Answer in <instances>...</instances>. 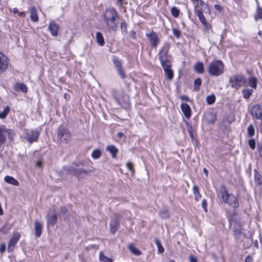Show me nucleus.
Instances as JSON below:
<instances>
[{"label": "nucleus", "mask_w": 262, "mask_h": 262, "mask_svg": "<svg viewBox=\"0 0 262 262\" xmlns=\"http://www.w3.org/2000/svg\"><path fill=\"white\" fill-rule=\"evenodd\" d=\"M257 78L255 77H251L249 79V85L250 86L256 89L257 88Z\"/></svg>", "instance_id": "obj_33"}, {"label": "nucleus", "mask_w": 262, "mask_h": 262, "mask_svg": "<svg viewBox=\"0 0 262 262\" xmlns=\"http://www.w3.org/2000/svg\"><path fill=\"white\" fill-rule=\"evenodd\" d=\"M48 29L53 36H57L58 35L59 27L55 23L51 22L48 26Z\"/></svg>", "instance_id": "obj_20"}, {"label": "nucleus", "mask_w": 262, "mask_h": 262, "mask_svg": "<svg viewBox=\"0 0 262 262\" xmlns=\"http://www.w3.org/2000/svg\"><path fill=\"white\" fill-rule=\"evenodd\" d=\"M14 89L16 91H21L23 93H27L28 91V88L27 86L23 83L17 82L14 86Z\"/></svg>", "instance_id": "obj_22"}, {"label": "nucleus", "mask_w": 262, "mask_h": 262, "mask_svg": "<svg viewBox=\"0 0 262 262\" xmlns=\"http://www.w3.org/2000/svg\"><path fill=\"white\" fill-rule=\"evenodd\" d=\"M116 99L120 103H124L125 104L128 105L129 103V97L126 94H125L121 97H116Z\"/></svg>", "instance_id": "obj_29"}, {"label": "nucleus", "mask_w": 262, "mask_h": 262, "mask_svg": "<svg viewBox=\"0 0 262 262\" xmlns=\"http://www.w3.org/2000/svg\"><path fill=\"white\" fill-rule=\"evenodd\" d=\"M202 83V80L200 78L196 79L194 81V89L198 91Z\"/></svg>", "instance_id": "obj_42"}, {"label": "nucleus", "mask_w": 262, "mask_h": 262, "mask_svg": "<svg viewBox=\"0 0 262 262\" xmlns=\"http://www.w3.org/2000/svg\"><path fill=\"white\" fill-rule=\"evenodd\" d=\"M101 152L99 149L94 150L92 154V157L95 159H98L101 156Z\"/></svg>", "instance_id": "obj_43"}, {"label": "nucleus", "mask_w": 262, "mask_h": 262, "mask_svg": "<svg viewBox=\"0 0 262 262\" xmlns=\"http://www.w3.org/2000/svg\"><path fill=\"white\" fill-rule=\"evenodd\" d=\"M229 82L232 88L238 90L246 85V80L242 75H236L230 78Z\"/></svg>", "instance_id": "obj_4"}, {"label": "nucleus", "mask_w": 262, "mask_h": 262, "mask_svg": "<svg viewBox=\"0 0 262 262\" xmlns=\"http://www.w3.org/2000/svg\"><path fill=\"white\" fill-rule=\"evenodd\" d=\"M215 100V96L213 95L208 96L206 97V101L208 104H212Z\"/></svg>", "instance_id": "obj_47"}, {"label": "nucleus", "mask_w": 262, "mask_h": 262, "mask_svg": "<svg viewBox=\"0 0 262 262\" xmlns=\"http://www.w3.org/2000/svg\"><path fill=\"white\" fill-rule=\"evenodd\" d=\"M4 179L7 183L14 186H17L19 184L17 180L11 176H7L5 177Z\"/></svg>", "instance_id": "obj_28"}, {"label": "nucleus", "mask_w": 262, "mask_h": 262, "mask_svg": "<svg viewBox=\"0 0 262 262\" xmlns=\"http://www.w3.org/2000/svg\"><path fill=\"white\" fill-rule=\"evenodd\" d=\"M162 66L163 68L164 71H165L167 78L168 79H171L173 77V71L170 68L171 67L169 64V62L162 64Z\"/></svg>", "instance_id": "obj_14"}, {"label": "nucleus", "mask_w": 262, "mask_h": 262, "mask_svg": "<svg viewBox=\"0 0 262 262\" xmlns=\"http://www.w3.org/2000/svg\"><path fill=\"white\" fill-rule=\"evenodd\" d=\"M146 36L148 38L151 46L156 48L160 42V39L156 33L151 32L146 34Z\"/></svg>", "instance_id": "obj_9"}, {"label": "nucleus", "mask_w": 262, "mask_h": 262, "mask_svg": "<svg viewBox=\"0 0 262 262\" xmlns=\"http://www.w3.org/2000/svg\"><path fill=\"white\" fill-rule=\"evenodd\" d=\"M96 37L98 43L103 46L104 45V40L102 33L99 32H97Z\"/></svg>", "instance_id": "obj_31"}, {"label": "nucleus", "mask_w": 262, "mask_h": 262, "mask_svg": "<svg viewBox=\"0 0 262 262\" xmlns=\"http://www.w3.org/2000/svg\"><path fill=\"white\" fill-rule=\"evenodd\" d=\"M111 232L112 234H114L118 229L119 222L117 219H113L110 224Z\"/></svg>", "instance_id": "obj_21"}, {"label": "nucleus", "mask_w": 262, "mask_h": 262, "mask_svg": "<svg viewBox=\"0 0 262 262\" xmlns=\"http://www.w3.org/2000/svg\"><path fill=\"white\" fill-rule=\"evenodd\" d=\"M193 190L195 196V200L196 201H198L201 198V194L199 192L198 187L196 185L193 186Z\"/></svg>", "instance_id": "obj_35"}, {"label": "nucleus", "mask_w": 262, "mask_h": 262, "mask_svg": "<svg viewBox=\"0 0 262 262\" xmlns=\"http://www.w3.org/2000/svg\"><path fill=\"white\" fill-rule=\"evenodd\" d=\"M124 1V0H117V5L119 7H121L122 6Z\"/></svg>", "instance_id": "obj_58"}, {"label": "nucleus", "mask_w": 262, "mask_h": 262, "mask_svg": "<svg viewBox=\"0 0 262 262\" xmlns=\"http://www.w3.org/2000/svg\"><path fill=\"white\" fill-rule=\"evenodd\" d=\"M70 171H71L73 173L77 175V176H81L83 173L87 174L88 172H93L94 170V169L93 168L92 169L89 170L88 171H86L85 169L81 168V169H69Z\"/></svg>", "instance_id": "obj_23"}, {"label": "nucleus", "mask_w": 262, "mask_h": 262, "mask_svg": "<svg viewBox=\"0 0 262 262\" xmlns=\"http://www.w3.org/2000/svg\"><path fill=\"white\" fill-rule=\"evenodd\" d=\"M258 150L260 156L262 157V144L258 146Z\"/></svg>", "instance_id": "obj_54"}, {"label": "nucleus", "mask_w": 262, "mask_h": 262, "mask_svg": "<svg viewBox=\"0 0 262 262\" xmlns=\"http://www.w3.org/2000/svg\"><path fill=\"white\" fill-rule=\"evenodd\" d=\"M102 17L108 30L116 32L118 29L117 11L113 8H108L103 13Z\"/></svg>", "instance_id": "obj_1"}, {"label": "nucleus", "mask_w": 262, "mask_h": 262, "mask_svg": "<svg viewBox=\"0 0 262 262\" xmlns=\"http://www.w3.org/2000/svg\"><path fill=\"white\" fill-rule=\"evenodd\" d=\"M120 28L123 34L127 33V27L125 22H122L120 25Z\"/></svg>", "instance_id": "obj_48"}, {"label": "nucleus", "mask_w": 262, "mask_h": 262, "mask_svg": "<svg viewBox=\"0 0 262 262\" xmlns=\"http://www.w3.org/2000/svg\"><path fill=\"white\" fill-rule=\"evenodd\" d=\"M180 10L175 7H173L171 9V13L174 17H178L180 14Z\"/></svg>", "instance_id": "obj_40"}, {"label": "nucleus", "mask_w": 262, "mask_h": 262, "mask_svg": "<svg viewBox=\"0 0 262 262\" xmlns=\"http://www.w3.org/2000/svg\"><path fill=\"white\" fill-rule=\"evenodd\" d=\"M203 171L205 173L206 176H208V171H207V169L205 168H204Z\"/></svg>", "instance_id": "obj_64"}, {"label": "nucleus", "mask_w": 262, "mask_h": 262, "mask_svg": "<svg viewBox=\"0 0 262 262\" xmlns=\"http://www.w3.org/2000/svg\"><path fill=\"white\" fill-rule=\"evenodd\" d=\"M6 140V139L5 136L3 134V130L0 127V147L5 143Z\"/></svg>", "instance_id": "obj_46"}, {"label": "nucleus", "mask_w": 262, "mask_h": 262, "mask_svg": "<svg viewBox=\"0 0 262 262\" xmlns=\"http://www.w3.org/2000/svg\"><path fill=\"white\" fill-rule=\"evenodd\" d=\"M234 235L237 240H240L242 239V235H243L244 237H247L249 234L246 235V233H244V229L241 228L240 225H237L234 228Z\"/></svg>", "instance_id": "obj_13"}, {"label": "nucleus", "mask_w": 262, "mask_h": 262, "mask_svg": "<svg viewBox=\"0 0 262 262\" xmlns=\"http://www.w3.org/2000/svg\"><path fill=\"white\" fill-rule=\"evenodd\" d=\"M20 237V235L18 233H14L12 237L10 239L8 246V250L9 251H12L14 249L15 244L17 243Z\"/></svg>", "instance_id": "obj_11"}, {"label": "nucleus", "mask_w": 262, "mask_h": 262, "mask_svg": "<svg viewBox=\"0 0 262 262\" xmlns=\"http://www.w3.org/2000/svg\"><path fill=\"white\" fill-rule=\"evenodd\" d=\"M205 119L209 123H214L216 120V115L213 113H208L205 115Z\"/></svg>", "instance_id": "obj_26"}, {"label": "nucleus", "mask_w": 262, "mask_h": 262, "mask_svg": "<svg viewBox=\"0 0 262 262\" xmlns=\"http://www.w3.org/2000/svg\"><path fill=\"white\" fill-rule=\"evenodd\" d=\"M173 34L174 36H175L177 38H179L181 35V32L179 30L177 29H173Z\"/></svg>", "instance_id": "obj_50"}, {"label": "nucleus", "mask_w": 262, "mask_h": 262, "mask_svg": "<svg viewBox=\"0 0 262 262\" xmlns=\"http://www.w3.org/2000/svg\"><path fill=\"white\" fill-rule=\"evenodd\" d=\"M224 65L221 60H214L210 62L207 71L211 76H217L223 73Z\"/></svg>", "instance_id": "obj_3"}, {"label": "nucleus", "mask_w": 262, "mask_h": 262, "mask_svg": "<svg viewBox=\"0 0 262 262\" xmlns=\"http://www.w3.org/2000/svg\"><path fill=\"white\" fill-rule=\"evenodd\" d=\"M181 99L182 100H185L186 101H188L189 100V98L188 97L186 96H182L181 97Z\"/></svg>", "instance_id": "obj_59"}, {"label": "nucleus", "mask_w": 262, "mask_h": 262, "mask_svg": "<svg viewBox=\"0 0 262 262\" xmlns=\"http://www.w3.org/2000/svg\"><path fill=\"white\" fill-rule=\"evenodd\" d=\"M214 8L219 11H221L222 10V7L219 5H215Z\"/></svg>", "instance_id": "obj_57"}, {"label": "nucleus", "mask_w": 262, "mask_h": 262, "mask_svg": "<svg viewBox=\"0 0 262 262\" xmlns=\"http://www.w3.org/2000/svg\"><path fill=\"white\" fill-rule=\"evenodd\" d=\"M127 168L131 171L133 173L134 172V170L133 166V164L131 162H127L126 164Z\"/></svg>", "instance_id": "obj_51"}, {"label": "nucleus", "mask_w": 262, "mask_h": 262, "mask_svg": "<svg viewBox=\"0 0 262 262\" xmlns=\"http://www.w3.org/2000/svg\"><path fill=\"white\" fill-rule=\"evenodd\" d=\"M262 18V9L259 7H257L256 13L255 15V19L257 20Z\"/></svg>", "instance_id": "obj_41"}, {"label": "nucleus", "mask_w": 262, "mask_h": 262, "mask_svg": "<svg viewBox=\"0 0 262 262\" xmlns=\"http://www.w3.org/2000/svg\"><path fill=\"white\" fill-rule=\"evenodd\" d=\"M160 216L162 219H168L170 217V214L167 209L164 208L159 212Z\"/></svg>", "instance_id": "obj_32"}, {"label": "nucleus", "mask_w": 262, "mask_h": 262, "mask_svg": "<svg viewBox=\"0 0 262 262\" xmlns=\"http://www.w3.org/2000/svg\"><path fill=\"white\" fill-rule=\"evenodd\" d=\"M202 205L203 209L206 212L207 211V202L206 200H204L202 202Z\"/></svg>", "instance_id": "obj_52"}, {"label": "nucleus", "mask_w": 262, "mask_h": 262, "mask_svg": "<svg viewBox=\"0 0 262 262\" xmlns=\"http://www.w3.org/2000/svg\"><path fill=\"white\" fill-rule=\"evenodd\" d=\"M10 108L8 106L6 107L5 110L0 113V118L4 119L6 117L7 115L9 113Z\"/></svg>", "instance_id": "obj_44"}, {"label": "nucleus", "mask_w": 262, "mask_h": 262, "mask_svg": "<svg viewBox=\"0 0 262 262\" xmlns=\"http://www.w3.org/2000/svg\"><path fill=\"white\" fill-rule=\"evenodd\" d=\"M252 257L251 256L248 255V256L246 257L245 259V262H252Z\"/></svg>", "instance_id": "obj_56"}, {"label": "nucleus", "mask_w": 262, "mask_h": 262, "mask_svg": "<svg viewBox=\"0 0 262 262\" xmlns=\"http://www.w3.org/2000/svg\"><path fill=\"white\" fill-rule=\"evenodd\" d=\"M61 214L63 219H68L69 216V212L65 207H61Z\"/></svg>", "instance_id": "obj_36"}, {"label": "nucleus", "mask_w": 262, "mask_h": 262, "mask_svg": "<svg viewBox=\"0 0 262 262\" xmlns=\"http://www.w3.org/2000/svg\"><path fill=\"white\" fill-rule=\"evenodd\" d=\"M42 162L40 161H38L36 162V165L37 167H40L41 166Z\"/></svg>", "instance_id": "obj_60"}, {"label": "nucleus", "mask_w": 262, "mask_h": 262, "mask_svg": "<svg viewBox=\"0 0 262 262\" xmlns=\"http://www.w3.org/2000/svg\"><path fill=\"white\" fill-rule=\"evenodd\" d=\"M117 136H118V137H119V138H121V137H122L123 136H124V134H123V133L120 132V133H118V134H117Z\"/></svg>", "instance_id": "obj_62"}, {"label": "nucleus", "mask_w": 262, "mask_h": 262, "mask_svg": "<svg viewBox=\"0 0 262 262\" xmlns=\"http://www.w3.org/2000/svg\"><path fill=\"white\" fill-rule=\"evenodd\" d=\"M48 224L54 226L57 222V213L54 209L50 210L48 215Z\"/></svg>", "instance_id": "obj_10"}, {"label": "nucleus", "mask_w": 262, "mask_h": 262, "mask_svg": "<svg viewBox=\"0 0 262 262\" xmlns=\"http://www.w3.org/2000/svg\"><path fill=\"white\" fill-rule=\"evenodd\" d=\"M13 12L14 13H19L18 10L16 8L13 9Z\"/></svg>", "instance_id": "obj_63"}, {"label": "nucleus", "mask_w": 262, "mask_h": 262, "mask_svg": "<svg viewBox=\"0 0 262 262\" xmlns=\"http://www.w3.org/2000/svg\"><path fill=\"white\" fill-rule=\"evenodd\" d=\"M251 113L253 117L262 121V107L260 104H254L251 109Z\"/></svg>", "instance_id": "obj_8"}, {"label": "nucleus", "mask_w": 262, "mask_h": 262, "mask_svg": "<svg viewBox=\"0 0 262 262\" xmlns=\"http://www.w3.org/2000/svg\"><path fill=\"white\" fill-rule=\"evenodd\" d=\"M219 195L223 201L233 208H237L239 206L236 198L232 193H228L226 187L222 185L220 186Z\"/></svg>", "instance_id": "obj_2"}, {"label": "nucleus", "mask_w": 262, "mask_h": 262, "mask_svg": "<svg viewBox=\"0 0 262 262\" xmlns=\"http://www.w3.org/2000/svg\"><path fill=\"white\" fill-rule=\"evenodd\" d=\"M9 64V59L0 51V74L5 72Z\"/></svg>", "instance_id": "obj_6"}, {"label": "nucleus", "mask_w": 262, "mask_h": 262, "mask_svg": "<svg viewBox=\"0 0 262 262\" xmlns=\"http://www.w3.org/2000/svg\"><path fill=\"white\" fill-rule=\"evenodd\" d=\"M254 178L256 183L258 185L262 184V176L256 171L254 173Z\"/></svg>", "instance_id": "obj_34"}, {"label": "nucleus", "mask_w": 262, "mask_h": 262, "mask_svg": "<svg viewBox=\"0 0 262 262\" xmlns=\"http://www.w3.org/2000/svg\"><path fill=\"white\" fill-rule=\"evenodd\" d=\"M155 242L158 247V252L160 253H162L164 251V249L163 247V246H162L160 241L158 238H156L155 239Z\"/></svg>", "instance_id": "obj_38"}, {"label": "nucleus", "mask_w": 262, "mask_h": 262, "mask_svg": "<svg viewBox=\"0 0 262 262\" xmlns=\"http://www.w3.org/2000/svg\"><path fill=\"white\" fill-rule=\"evenodd\" d=\"M248 144L252 149L253 150L255 148V141L254 139L249 140L248 142Z\"/></svg>", "instance_id": "obj_49"}, {"label": "nucleus", "mask_w": 262, "mask_h": 262, "mask_svg": "<svg viewBox=\"0 0 262 262\" xmlns=\"http://www.w3.org/2000/svg\"><path fill=\"white\" fill-rule=\"evenodd\" d=\"M169 49V44L165 43L159 53V59L162 64L169 62V57L167 53Z\"/></svg>", "instance_id": "obj_5"}, {"label": "nucleus", "mask_w": 262, "mask_h": 262, "mask_svg": "<svg viewBox=\"0 0 262 262\" xmlns=\"http://www.w3.org/2000/svg\"><path fill=\"white\" fill-rule=\"evenodd\" d=\"M181 108L184 115L187 118H189L191 116V108L188 104L187 103H182L181 105Z\"/></svg>", "instance_id": "obj_18"}, {"label": "nucleus", "mask_w": 262, "mask_h": 262, "mask_svg": "<svg viewBox=\"0 0 262 262\" xmlns=\"http://www.w3.org/2000/svg\"><path fill=\"white\" fill-rule=\"evenodd\" d=\"M18 15L19 16L23 17H24L26 16V14L24 12H19Z\"/></svg>", "instance_id": "obj_61"}, {"label": "nucleus", "mask_w": 262, "mask_h": 262, "mask_svg": "<svg viewBox=\"0 0 262 262\" xmlns=\"http://www.w3.org/2000/svg\"><path fill=\"white\" fill-rule=\"evenodd\" d=\"M203 9H195L194 13L198 17L200 21L204 26H206L207 22L203 14Z\"/></svg>", "instance_id": "obj_17"}, {"label": "nucleus", "mask_w": 262, "mask_h": 262, "mask_svg": "<svg viewBox=\"0 0 262 262\" xmlns=\"http://www.w3.org/2000/svg\"><path fill=\"white\" fill-rule=\"evenodd\" d=\"M189 258L190 262H197V259L192 255L189 256Z\"/></svg>", "instance_id": "obj_53"}, {"label": "nucleus", "mask_w": 262, "mask_h": 262, "mask_svg": "<svg viewBox=\"0 0 262 262\" xmlns=\"http://www.w3.org/2000/svg\"><path fill=\"white\" fill-rule=\"evenodd\" d=\"M113 60L115 67L118 71V74L121 76L122 78H124L125 75L122 69V63L121 61L116 57H114Z\"/></svg>", "instance_id": "obj_12"}, {"label": "nucleus", "mask_w": 262, "mask_h": 262, "mask_svg": "<svg viewBox=\"0 0 262 262\" xmlns=\"http://www.w3.org/2000/svg\"><path fill=\"white\" fill-rule=\"evenodd\" d=\"M252 89H245L242 91L243 96L246 99H248L252 95Z\"/></svg>", "instance_id": "obj_37"}, {"label": "nucleus", "mask_w": 262, "mask_h": 262, "mask_svg": "<svg viewBox=\"0 0 262 262\" xmlns=\"http://www.w3.org/2000/svg\"><path fill=\"white\" fill-rule=\"evenodd\" d=\"M58 137L60 142L66 143L70 140L71 135L67 129L61 128L59 130Z\"/></svg>", "instance_id": "obj_7"}, {"label": "nucleus", "mask_w": 262, "mask_h": 262, "mask_svg": "<svg viewBox=\"0 0 262 262\" xmlns=\"http://www.w3.org/2000/svg\"><path fill=\"white\" fill-rule=\"evenodd\" d=\"M30 12L31 19L34 22L38 21V17L37 14L36 10L34 7H32L31 8L30 10Z\"/></svg>", "instance_id": "obj_27"}, {"label": "nucleus", "mask_w": 262, "mask_h": 262, "mask_svg": "<svg viewBox=\"0 0 262 262\" xmlns=\"http://www.w3.org/2000/svg\"><path fill=\"white\" fill-rule=\"evenodd\" d=\"M193 68L194 71L199 74H202L204 72V65L201 62H196L194 64Z\"/></svg>", "instance_id": "obj_25"}, {"label": "nucleus", "mask_w": 262, "mask_h": 262, "mask_svg": "<svg viewBox=\"0 0 262 262\" xmlns=\"http://www.w3.org/2000/svg\"><path fill=\"white\" fill-rule=\"evenodd\" d=\"M106 150L111 154L113 158L116 157L117 154L118 152V149L114 145H108L106 147Z\"/></svg>", "instance_id": "obj_24"}, {"label": "nucleus", "mask_w": 262, "mask_h": 262, "mask_svg": "<svg viewBox=\"0 0 262 262\" xmlns=\"http://www.w3.org/2000/svg\"><path fill=\"white\" fill-rule=\"evenodd\" d=\"M35 235L37 237H39L41 234L42 230V225L36 220L34 223Z\"/></svg>", "instance_id": "obj_19"}, {"label": "nucleus", "mask_w": 262, "mask_h": 262, "mask_svg": "<svg viewBox=\"0 0 262 262\" xmlns=\"http://www.w3.org/2000/svg\"><path fill=\"white\" fill-rule=\"evenodd\" d=\"M248 135L251 137L253 136L255 134V129L253 125H250L247 129Z\"/></svg>", "instance_id": "obj_45"}, {"label": "nucleus", "mask_w": 262, "mask_h": 262, "mask_svg": "<svg viewBox=\"0 0 262 262\" xmlns=\"http://www.w3.org/2000/svg\"><path fill=\"white\" fill-rule=\"evenodd\" d=\"M192 4L195 9H203L204 7H205L207 9H208L209 12H210L209 8L207 5H206L205 3L202 0H191Z\"/></svg>", "instance_id": "obj_16"}, {"label": "nucleus", "mask_w": 262, "mask_h": 262, "mask_svg": "<svg viewBox=\"0 0 262 262\" xmlns=\"http://www.w3.org/2000/svg\"><path fill=\"white\" fill-rule=\"evenodd\" d=\"M5 249H6L5 245V244H3L0 246V252L3 253L5 251Z\"/></svg>", "instance_id": "obj_55"}, {"label": "nucleus", "mask_w": 262, "mask_h": 262, "mask_svg": "<svg viewBox=\"0 0 262 262\" xmlns=\"http://www.w3.org/2000/svg\"><path fill=\"white\" fill-rule=\"evenodd\" d=\"M38 132L36 130L31 131L26 134V139L30 143L37 141L38 139Z\"/></svg>", "instance_id": "obj_15"}, {"label": "nucleus", "mask_w": 262, "mask_h": 262, "mask_svg": "<svg viewBox=\"0 0 262 262\" xmlns=\"http://www.w3.org/2000/svg\"><path fill=\"white\" fill-rule=\"evenodd\" d=\"M99 259L101 262H112V259L105 256L101 252L99 254Z\"/></svg>", "instance_id": "obj_39"}, {"label": "nucleus", "mask_w": 262, "mask_h": 262, "mask_svg": "<svg viewBox=\"0 0 262 262\" xmlns=\"http://www.w3.org/2000/svg\"><path fill=\"white\" fill-rule=\"evenodd\" d=\"M128 249L135 255H140L141 254V252L136 248L134 244H129L128 246Z\"/></svg>", "instance_id": "obj_30"}]
</instances>
